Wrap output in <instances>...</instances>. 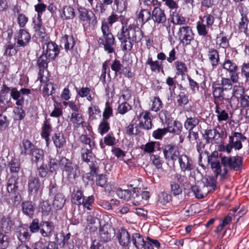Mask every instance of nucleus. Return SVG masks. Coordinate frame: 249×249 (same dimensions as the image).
Wrapping results in <instances>:
<instances>
[{
  "label": "nucleus",
  "mask_w": 249,
  "mask_h": 249,
  "mask_svg": "<svg viewBox=\"0 0 249 249\" xmlns=\"http://www.w3.org/2000/svg\"><path fill=\"white\" fill-rule=\"evenodd\" d=\"M59 166L62 169L63 174L70 181H72L80 175L78 165L65 157H62L59 160Z\"/></svg>",
  "instance_id": "obj_1"
},
{
  "label": "nucleus",
  "mask_w": 249,
  "mask_h": 249,
  "mask_svg": "<svg viewBox=\"0 0 249 249\" xmlns=\"http://www.w3.org/2000/svg\"><path fill=\"white\" fill-rule=\"evenodd\" d=\"M101 30L104 38H100L98 43L104 45L105 50L108 53H114L115 38L109 30V25L107 23L103 22Z\"/></svg>",
  "instance_id": "obj_2"
},
{
  "label": "nucleus",
  "mask_w": 249,
  "mask_h": 249,
  "mask_svg": "<svg viewBox=\"0 0 249 249\" xmlns=\"http://www.w3.org/2000/svg\"><path fill=\"white\" fill-rule=\"evenodd\" d=\"M221 157V163L223 167L227 169L229 167L231 170L235 171H241L242 169L243 159L240 156Z\"/></svg>",
  "instance_id": "obj_3"
},
{
  "label": "nucleus",
  "mask_w": 249,
  "mask_h": 249,
  "mask_svg": "<svg viewBox=\"0 0 249 249\" xmlns=\"http://www.w3.org/2000/svg\"><path fill=\"white\" fill-rule=\"evenodd\" d=\"M80 141L82 143L89 145V149L82 148L81 149V158L83 161L89 163L93 159V153L91 150L95 147V142L87 135L84 134L80 137Z\"/></svg>",
  "instance_id": "obj_4"
},
{
  "label": "nucleus",
  "mask_w": 249,
  "mask_h": 249,
  "mask_svg": "<svg viewBox=\"0 0 249 249\" xmlns=\"http://www.w3.org/2000/svg\"><path fill=\"white\" fill-rule=\"evenodd\" d=\"M125 36L134 42H139L142 38V30L136 26H129L128 28L123 27L120 31Z\"/></svg>",
  "instance_id": "obj_5"
},
{
  "label": "nucleus",
  "mask_w": 249,
  "mask_h": 249,
  "mask_svg": "<svg viewBox=\"0 0 249 249\" xmlns=\"http://www.w3.org/2000/svg\"><path fill=\"white\" fill-rule=\"evenodd\" d=\"M19 178L17 174L12 175L8 179L7 185V189L8 193L12 195V197H14V205H18L20 201V196L18 193L17 194V191L18 189Z\"/></svg>",
  "instance_id": "obj_6"
},
{
  "label": "nucleus",
  "mask_w": 249,
  "mask_h": 249,
  "mask_svg": "<svg viewBox=\"0 0 249 249\" xmlns=\"http://www.w3.org/2000/svg\"><path fill=\"white\" fill-rule=\"evenodd\" d=\"M79 19L84 22H88L90 25L94 26L97 23L95 15L91 10L80 6L78 8Z\"/></svg>",
  "instance_id": "obj_7"
},
{
  "label": "nucleus",
  "mask_w": 249,
  "mask_h": 249,
  "mask_svg": "<svg viewBox=\"0 0 249 249\" xmlns=\"http://www.w3.org/2000/svg\"><path fill=\"white\" fill-rule=\"evenodd\" d=\"M163 152L165 159L168 161L171 160L174 163L178 160L181 156L178 147L172 144L165 145Z\"/></svg>",
  "instance_id": "obj_8"
},
{
  "label": "nucleus",
  "mask_w": 249,
  "mask_h": 249,
  "mask_svg": "<svg viewBox=\"0 0 249 249\" xmlns=\"http://www.w3.org/2000/svg\"><path fill=\"white\" fill-rule=\"evenodd\" d=\"M178 35L180 42L186 46L190 44L191 41L194 38L192 28L188 26L180 27Z\"/></svg>",
  "instance_id": "obj_9"
},
{
  "label": "nucleus",
  "mask_w": 249,
  "mask_h": 249,
  "mask_svg": "<svg viewBox=\"0 0 249 249\" xmlns=\"http://www.w3.org/2000/svg\"><path fill=\"white\" fill-rule=\"evenodd\" d=\"M43 53L49 59H54L59 53L58 46L53 42H45L42 45Z\"/></svg>",
  "instance_id": "obj_10"
},
{
  "label": "nucleus",
  "mask_w": 249,
  "mask_h": 249,
  "mask_svg": "<svg viewBox=\"0 0 249 249\" xmlns=\"http://www.w3.org/2000/svg\"><path fill=\"white\" fill-rule=\"evenodd\" d=\"M151 19L157 24H164L166 22L165 11L160 6H156L151 11Z\"/></svg>",
  "instance_id": "obj_11"
},
{
  "label": "nucleus",
  "mask_w": 249,
  "mask_h": 249,
  "mask_svg": "<svg viewBox=\"0 0 249 249\" xmlns=\"http://www.w3.org/2000/svg\"><path fill=\"white\" fill-rule=\"evenodd\" d=\"M114 230L108 224L104 225L100 229L99 236L101 241L107 242L114 236Z\"/></svg>",
  "instance_id": "obj_12"
},
{
  "label": "nucleus",
  "mask_w": 249,
  "mask_h": 249,
  "mask_svg": "<svg viewBox=\"0 0 249 249\" xmlns=\"http://www.w3.org/2000/svg\"><path fill=\"white\" fill-rule=\"evenodd\" d=\"M151 117L150 113L147 111L141 113L138 117L140 126L146 130L151 129L152 126Z\"/></svg>",
  "instance_id": "obj_13"
},
{
  "label": "nucleus",
  "mask_w": 249,
  "mask_h": 249,
  "mask_svg": "<svg viewBox=\"0 0 249 249\" xmlns=\"http://www.w3.org/2000/svg\"><path fill=\"white\" fill-rule=\"evenodd\" d=\"M178 160L180 169L182 172L191 171L194 169L193 160L186 155H181Z\"/></svg>",
  "instance_id": "obj_14"
},
{
  "label": "nucleus",
  "mask_w": 249,
  "mask_h": 249,
  "mask_svg": "<svg viewBox=\"0 0 249 249\" xmlns=\"http://www.w3.org/2000/svg\"><path fill=\"white\" fill-rule=\"evenodd\" d=\"M17 40L18 46L25 47L26 46L31 39L30 34L24 29H20L15 36Z\"/></svg>",
  "instance_id": "obj_15"
},
{
  "label": "nucleus",
  "mask_w": 249,
  "mask_h": 249,
  "mask_svg": "<svg viewBox=\"0 0 249 249\" xmlns=\"http://www.w3.org/2000/svg\"><path fill=\"white\" fill-rule=\"evenodd\" d=\"M54 232V226L52 222L41 221L40 233L44 237H51Z\"/></svg>",
  "instance_id": "obj_16"
},
{
  "label": "nucleus",
  "mask_w": 249,
  "mask_h": 249,
  "mask_svg": "<svg viewBox=\"0 0 249 249\" xmlns=\"http://www.w3.org/2000/svg\"><path fill=\"white\" fill-rule=\"evenodd\" d=\"M20 154L24 156L30 155L32 152L36 148L34 144L27 139H23L19 144Z\"/></svg>",
  "instance_id": "obj_17"
},
{
  "label": "nucleus",
  "mask_w": 249,
  "mask_h": 249,
  "mask_svg": "<svg viewBox=\"0 0 249 249\" xmlns=\"http://www.w3.org/2000/svg\"><path fill=\"white\" fill-rule=\"evenodd\" d=\"M30 156L32 163H35L37 165L38 163L44 162V151L40 148L36 147Z\"/></svg>",
  "instance_id": "obj_18"
},
{
  "label": "nucleus",
  "mask_w": 249,
  "mask_h": 249,
  "mask_svg": "<svg viewBox=\"0 0 249 249\" xmlns=\"http://www.w3.org/2000/svg\"><path fill=\"white\" fill-rule=\"evenodd\" d=\"M14 221L9 216H4L0 221V227L5 233H9L13 228Z\"/></svg>",
  "instance_id": "obj_19"
},
{
  "label": "nucleus",
  "mask_w": 249,
  "mask_h": 249,
  "mask_svg": "<svg viewBox=\"0 0 249 249\" xmlns=\"http://www.w3.org/2000/svg\"><path fill=\"white\" fill-rule=\"evenodd\" d=\"M28 186L29 194L34 195L37 192L40 186V181L37 177L31 176L28 178Z\"/></svg>",
  "instance_id": "obj_20"
},
{
  "label": "nucleus",
  "mask_w": 249,
  "mask_h": 249,
  "mask_svg": "<svg viewBox=\"0 0 249 249\" xmlns=\"http://www.w3.org/2000/svg\"><path fill=\"white\" fill-rule=\"evenodd\" d=\"M117 238L122 246L128 245L131 242L130 235L128 231L124 228L119 230L117 234Z\"/></svg>",
  "instance_id": "obj_21"
},
{
  "label": "nucleus",
  "mask_w": 249,
  "mask_h": 249,
  "mask_svg": "<svg viewBox=\"0 0 249 249\" xmlns=\"http://www.w3.org/2000/svg\"><path fill=\"white\" fill-rule=\"evenodd\" d=\"M209 60L213 67L217 66L220 61L218 51L213 48H209L207 54Z\"/></svg>",
  "instance_id": "obj_22"
},
{
  "label": "nucleus",
  "mask_w": 249,
  "mask_h": 249,
  "mask_svg": "<svg viewBox=\"0 0 249 249\" xmlns=\"http://www.w3.org/2000/svg\"><path fill=\"white\" fill-rule=\"evenodd\" d=\"M132 192L133 194L128 190H122L120 189L117 190V194L120 198L128 201L130 199L131 196L133 198H135V196L138 195L137 192L139 193L137 188H133Z\"/></svg>",
  "instance_id": "obj_23"
},
{
  "label": "nucleus",
  "mask_w": 249,
  "mask_h": 249,
  "mask_svg": "<svg viewBox=\"0 0 249 249\" xmlns=\"http://www.w3.org/2000/svg\"><path fill=\"white\" fill-rule=\"evenodd\" d=\"M117 37L121 42V46L123 51H129L131 50L134 42L132 40L124 36V35L120 32L118 33Z\"/></svg>",
  "instance_id": "obj_24"
},
{
  "label": "nucleus",
  "mask_w": 249,
  "mask_h": 249,
  "mask_svg": "<svg viewBox=\"0 0 249 249\" xmlns=\"http://www.w3.org/2000/svg\"><path fill=\"white\" fill-rule=\"evenodd\" d=\"M151 12L147 8H142L137 15V18L142 25L151 19Z\"/></svg>",
  "instance_id": "obj_25"
},
{
  "label": "nucleus",
  "mask_w": 249,
  "mask_h": 249,
  "mask_svg": "<svg viewBox=\"0 0 249 249\" xmlns=\"http://www.w3.org/2000/svg\"><path fill=\"white\" fill-rule=\"evenodd\" d=\"M145 64L150 66V70L152 71H161L163 73V65L162 61H159L158 60L153 61L152 58L150 56H148L147 61L145 62Z\"/></svg>",
  "instance_id": "obj_26"
},
{
  "label": "nucleus",
  "mask_w": 249,
  "mask_h": 249,
  "mask_svg": "<svg viewBox=\"0 0 249 249\" xmlns=\"http://www.w3.org/2000/svg\"><path fill=\"white\" fill-rule=\"evenodd\" d=\"M48 57L46 55L43 53L39 57L37 60V65L40 69L39 72V76L38 77V79L40 80V82H45V79H43V76L41 75V71L42 70L44 71L45 69L47 68L48 63Z\"/></svg>",
  "instance_id": "obj_27"
},
{
  "label": "nucleus",
  "mask_w": 249,
  "mask_h": 249,
  "mask_svg": "<svg viewBox=\"0 0 249 249\" xmlns=\"http://www.w3.org/2000/svg\"><path fill=\"white\" fill-rule=\"evenodd\" d=\"M113 2L112 9L118 13L122 14L127 8V0H113Z\"/></svg>",
  "instance_id": "obj_28"
},
{
  "label": "nucleus",
  "mask_w": 249,
  "mask_h": 249,
  "mask_svg": "<svg viewBox=\"0 0 249 249\" xmlns=\"http://www.w3.org/2000/svg\"><path fill=\"white\" fill-rule=\"evenodd\" d=\"M209 163H210L211 168L216 174V176L220 175L222 177H224L227 174V169L225 167H223V168L222 169L220 162L219 160L213 161Z\"/></svg>",
  "instance_id": "obj_29"
},
{
  "label": "nucleus",
  "mask_w": 249,
  "mask_h": 249,
  "mask_svg": "<svg viewBox=\"0 0 249 249\" xmlns=\"http://www.w3.org/2000/svg\"><path fill=\"white\" fill-rule=\"evenodd\" d=\"M209 163H210L211 168L216 174V176L220 175L222 177H224L227 174V169L225 167H223V168L222 169L220 162L219 160L213 161Z\"/></svg>",
  "instance_id": "obj_30"
},
{
  "label": "nucleus",
  "mask_w": 249,
  "mask_h": 249,
  "mask_svg": "<svg viewBox=\"0 0 249 249\" xmlns=\"http://www.w3.org/2000/svg\"><path fill=\"white\" fill-rule=\"evenodd\" d=\"M52 140L54 145L57 148H62L66 143V140L63 133L57 132H55L52 136Z\"/></svg>",
  "instance_id": "obj_31"
},
{
  "label": "nucleus",
  "mask_w": 249,
  "mask_h": 249,
  "mask_svg": "<svg viewBox=\"0 0 249 249\" xmlns=\"http://www.w3.org/2000/svg\"><path fill=\"white\" fill-rule=\"evenodd\" d=\"M16 235L18 240L21 242H25L29 241L30 238V235L28 229L23 227H19L16 231Z\"/></svg>",
  "instance_id": "obj_32"
},
{
  "label": "nucleus",
  "mask_w": 249,
  "mask_h": 249,
  "mask_svg": "<svg viewBox=\"0 0 249 249\" xmlns=\"http://www.w3.org/2000/svg\"><path fill=\"white\" fill-rule=\"evenodd\" d=\"M22 210L23 213L28 216L29 217H32L35 212V208L31 201H24L22 204Z\"/></svg>",
  "instance_id": "obj_33"
},
{
  "label": "nucleus",
  "mask_w": 249,
  "mask_h": 249,
  "mask_svg": "<svg viewBox=\"0 0 249 249\" xmlns=\"http://www.w3.org/2000/svg\"><path fill=\"white\" fill-rule=\"evenodd\" d=\"M131 240L134 246L137 249H142L144 246L145 241L143 237L138 233H134L131 237Z\"/></svg>",
  "instance_id": "obj_34"
},
{
  "label": "nucleus",
  "mask_w": 249,
  "mask_h": 249,
  "mask_svg": "<svg viewBox=\"0 0 249 249\" xmlns=\"http://www.w3.org/2000/svg\"><path fill=\"white\" fill-rule=\"evenodd\" d=\"M213 95L215 99L225 100L228 102H230V99L228 97H225V92L226 91L223 88L219 86L217 87H213Z\"/></svg>",
  "instance_id": "obj_35"
},
{
  "label": "nucleus",
  "mask_w": 249,
  "mask_h": 249,
  "mask_svg": "<svg viewBox=\"0 0 249 249\" xmlns=\"http://www.w3.org/2000/svg\"><path fill=\"white\" fill-rule=\"evenodd\" d=\"M70 120L74 124L75 126L77 127L80 125L83 127L86 124V123L84 121L82 115L78 112H72L71 114Z\"/></svg>",
  "instance_id": "obj_36"
},
{
  "label": "nucleus",
  "mask_w": 249,
  "mask_h": 249,
  "mask_svg": "<svg viewBox=\"0 0 249 249\" xmlns=\"http://www.w3.org/2000/svg\"><path fill=\"white\" fill-rule=\"evenodd\" d=\"M51 131V125L49 121L46 119L42 125L41 136L45 139L47 144H48L49 141V136Z\"/></svg>",
  "instance_id": "obj_37"
},
{
  "label": "nucleus",
  "mask_w": 249,
  "mask_h": 249,
  "mask_svg": "<svg viewBox=\"0 0 249 249\" xmlns=\"http://www.w3.org/2000/svg\"><path fill=\"white\" fill-rule=\"evenodd\" d=\"M66 199L61 193L57 194L54 198L53 205L57 210L61 209L65 204Z\"/></svg>",
  "instance_id": "obj_38"
},
{
  "label": "nucleus",
  "mask_w": 249,
  "mask_h": 249,
  "mask_svg": "<svg viewBox=\"0 0 249 249\" xmlns=\"http://www.w3.org/2000/svg\"><path fill=\"white\" fill-rule=\"evenodd\" d=\"M61 16L62 18L65 20L72 19L75 17L74 9L70 6H64Z\"/></svg>",
  "instance_id": "obj_39"
},
{
  "label": "nucleus",
  "mask_w": 249,
  "mask_h": 249,
  "mask_svg": "<svg viewBox=\"0 0 249 249\" xmlns=\"http://www.w3.org/2000/svg\"><path fill=\"white\" fill-rule=\"evenodd\" d=\"M182 126L181 124L177 121L174 122L173 125H169L167 127L168 132L176 135H179L182 131Z\"/></svg>",
  "instance_id": "obj_40"
},
{
  "label": "nucleus",
  "mask_w": 249,
  "mask_h": 249,
  "mask_svg": "<svg viewBox=\"0 0 249 249\" xmlns=\"http://www.w3.org/2000/svg\"><path fill=\"white\" fill-rule=\"evenodd\" d=\"M174 65L177 70V75L183 76L187 72V67L184 62L177 61L174 63Z\"/></svg>",
  "instance_id": "obj_41"
},
{
  "label": "nucleus",
  "mask_w": 249,
  "mask_h": 249,
  "mask_svg": "<svg viewBox=\"0 0 249 249\" xmlns=\"http://www.w3.org/2000/svg\"><path fill=\"white\" fill-rule=\"evenodd\" d=\"M62 41L64 43V47L66 51L73 48L75 41L72 36L66 35L63 38Z\"/></svg>",
  "instance_id": "obj_42"
},
{
  "label": "nucleus",
  "mask_w": 249,
  "mask_h": 249,
  "mask_svg": "<svg viewBox=\"0 0 249 249\" xmlns=\"http://www.w3.org/2000/svg\"><path fill=\"white\" fill-rule=\"evenodd\" d=\"M199 124V120L196 118H188L184 123V127L189 131L193 130Z\"/></svg>",
  "instance_id": "obj_43"
},
{
  "label": "nucleus",
  "mask_w": 249,
  "mask_h": 249,
  "mask_svg": "<svg viewBox=\"0 0 249 249\" xmlns=\"http://www.w3.org/2000/svg\"><path fill=\"white\" fill-rule=\"evenodd\" d=\"M171 21L174 24L183 25L186 23L185 18L176 12H173L172 14Z\"/></svg>",
  "instance_id": "obj_44"
},
{
  "label": "nucleus",
  "mask_w": 249,
  "mask_h": 249,
  "mask_svg": "<svg viewBox=\"0 0 249 249\" xmlns=\"http://www.w3.org/2000/svg\"><path fill=\"white\" fill-rule=\"evenodd\" d=\"M215 112L217 114V119L219 122L228 120V113L225 110L222 109L218 105L216 106Z\"/></svg>",
  "instance_id": "obj_45"
},
{
  "label": "nucleus",
  "mask_w": 249,
  "mask_h": 249,
  "mask_svg": "<svg viewBox=\"0 0 249 249\" xmlns=\"http://www.w3.org/2000/svg\"><path fill=\"white\" fill-rule=\"evenodd\" d=\"M8 167L11 173L17 174L20 169V164L18 160L15 159L9 162Z\"/></svg>",
  "instance_id": "obj_46"
},
{
  "label": "nucleus",
  "mask_w": 249,
  "mask_h": 249,
  "mask_svg": "<svg viewBox=\"0 0 249 249\" xmlns=\"http://www.w3.org/2000/svg\"><path fill=\"white\" fill-rule=\"evenodd\" d=\"M223 69H225L230 72L237 71L238 69L237 66L229 59H226L223 64Z\"/></svg>",
  "instance_id": "obj_47"
},
{
  "label": "nucleus",
  "mask_w": 249,
  "mask_h": 249,
  "mask_svg": "<svg viewBox=\"0 0 249 249\" xmlns=\"http://www.w3.org/2000/svg\"><path fill=\"white\" fill-rule=\"evenodd\" d=\"M191 190L195 195L196 197L197 198L200 199L204 197L207 195V192L203 191L202 188H200L197 185L192 186Z\"/></svg>",
  "instance_id": "obj_48"
},
{
  "label": "nucleus",
  "mask_w": 249,
  "mask_h": 249,
  "mask_svg": "<svg viewBox=\"0 0 249 249\" xmlns=\"http://www.w3.org/2000/svg\"><path fill=\"white\" fill-rule=\"evenodd\" d=\"M123 65L119 60L115 59L112 61L111 65V70L115 72V75L117 76L118 74L122 73L121 71Z\"/></svg>",
  "instance_id": "obj_49"
},
{
  "label": "nucleus",
  "mask_w": 249,
  "mask_h": 249,
  "mask_svg": "<svg viewBox=\"0 0 249 249\" xmlns=\"http://www.w3.org/2000/svg\"><path fill=\"white\" fill-rule=\"evenodd\" d=\"M84 196L81 190H77L72 197V202L76 205H81L84 200Z\"/></svg>",
  "instance_id": "obj_50"
},
{
  "label": "nucleus",
  "mask_w": 249,
  "mask_h": 249,
  "mask_svg": "<svg viewBox=\"0 0 249 249\" xmlns=\"http://www.w3.org/2000/svg\"><path fill=\"white\" fill-rule=\"evenodd\" d=\"M39 209L44 215H48L52 208L49 203L46 201H42L40 203Z\"/></svg>",
  "instance_id": "obj_51"
},
{
  "label": "nucleus",
  "mask_w": 249,
  "mask_h": 249,
  "mask_svg": "<svg viewBox=\"0 0 249 249\" xmlns=\"http://www.w3.org/2000/svg\"><path fill=\"white\" fill-rule=\"evenodd\" d=\"M94 198L93 196H90L87 198L84 197L83 203H81L84 208L87 209L88 210H91L92 208V205L94 203Z\"/></svg>",
  "instance_id": "obj_52"
},
{
  "label": "nucleus",
  "mask_w": 249,
  "mask_h": 249,
  "mask_svg": "<svg viewBox=\"0 0 249 249\" xmlns=\"http://www.w3.org/2000/svg\"><path fill=\"white\" fill-rule=\"evenodd\" d=\"M162 107V102L158 97H154L152 100L151 110L157 112Z\"/></svg>",
  "instance_id": "obj_53"
},
{
  "label": "nucleus",
  "mask_w": 249,
  "mask_h": 249,
  "mask_svg": "<svg viewBox=\"0 0 249 249\" xmlns=\"http://www.w3.org/2000/svg\"><path fill=\"white\" fill-rule=\"evenodd\" d=\"M177 98V102L179 106H184L189 102L188 96L184 92H180Z\"/></svg>",
  "instance_id": "obj_54"
},
{
  "label": "nucleus",
  "mask_w": 249,
  "mask_h": 249,
  "mask_svg": "<svg viewBox=\"0 0 249 249\" xmlns=\"http://www.w3.org/2000/svg\"><path fill=\"white\" fill-rule=\"evenodd\" d=\"M87 223L89 226L90 225H94L92 228V226L89 227V229H92L93 231H94L97 229L98 224H96V222L98 221L99 219L91 215H89L87 216Z\"/></svg>",
  "instance_id": "obj_55"
},
{
  "label": "nucleus",
  "mask_w": 249,
  "mask_h": 249,
  "mask_svg": "<svg viewBox=\"0 0 249 249\" xmlns=\"http://www.w3.org/2000/svg\"><path fill=\"white\" fill-rule=\"evenodd\" d=\"M9 237L7 235L0 232V249H5L9 245Z\"/></svg>",
  "instance_id": "obj_56"
},
{
  "label": "nucleus",
  "mask_w": 249,
  "mask_h": 249,
  "mask_svg": "<svg viewBox=\"0 0 249 249\" xmlns=\"http://www.w3.org/2000/svg\"><path fill=\"white\" fill-rule=\"evenodd\" d=\"M218 85L223 88L226 91L231 90L232 86L230 79L228 78H222L221 83Z\"/></svg>",
  "instance_id": "obj_57"
},
{
  "label": "nucleus",
  "mask_w": 249,
  "mask_h": 249,
  "mask_svg": "<svg viewBox=\"0 0 249 249\" xmlns=\"http://www.w3.org/2000/svg\"><path fill=\"white\" fill-rule=\"evenodd\" d=\"M30 231L32 233H35L39 231H40L41 222L39 224V221L37 219H34L31 223L29 227Z\"/></svg>",
  "instance_id": "obj_58"
},
{
  "label": "nucleus",
  "mask_w": 249,
  "mask_h": 249,
  "mask_svg": "<svg viewBox=\"0 0 249 249\" xmlns=\"http://www.w3.org/2000/svg\"><path fill=\"white\" fill-rule=\"evenodd\" d=\"M170 186L171 192L174 196H178L182 193V189L177 183L171 182Z\"/></svg>",
  "instance_id": "obj_59"
},
{
  "label": "nucleus",
  "mask_w": 249,
  "mask_h": 249,
  "mask_svg": "<svg viewBox=\"0 0 249 249\" xmlns=\"http://www.w3.org/2000/svg\"><path fill=\"white\" fill-rule=\"evenodd\" d=\"M244 93V88L243 87L239 86H234L232 92V97L235 98L241 97Z\"/></svg>",
  "instance_id": "obj_60"
},
{
  "label": "nucleus",
  "mask_w": 249,
  "mask_h": 249,
  "mask_svg": "<svg viewBox=\"0 0 249 249\" xmlns=\"http://www.w3.org/2000/svg\"><path fill=\"white\" fill-rule=\"evenodd\" d=\"M171 199V196L166 192H162L159 195V201L162 204L168 203Z\"/></svg>",
  "instance_id": "obj_61"
},
{
  "label": "nucleus",
  "mask_w": 249,
  "mask_h": 249,
  "mask_svg": "<svg viewBox=\"0 0 249 249\" xmlns=\"http://www.w3.org/2000/svg\"><path fill=\"white\" fill-rule=\"evenodd\" d=\"M241 20L239 23V28L241 32L246 33L247 31V26L248 20L247 17L245 15L241 14Z\"/></svg>",
  "instance_id": "obj_62"
},
{
  "label": "nucleus",
  "mask_w": 249,
  "mask_h": 249,
  "mask_svg": "<svg viewBox=\"0 0 249 249\" xmlns=\"http://www.w3.org/2000/svg\"><path fill=\"white\" fill-rule=\"evenodd\" d=\"M14 112L15 114V119L16 120H21L25 116L24 110L21 107H16L14 109Z\"/></svg>",
  "instance_id": "obj_63"
},
{
  "label": "nucleus",
  "mask_w": 249,
  "mask_h": 249,
  "mask_svg": "<svg viewBox=\"0 0 249 249\" xmlns=\"http://www.w3.org/2000/svg\"><path fill=\"white\" fill-rule=\"evenodd\" d=\"M168 132L167 128H158L153 132V136L156 139H161Z\"/></svg>",
  "instance_id": "obj_64"
}]
</instances>
